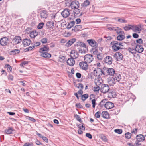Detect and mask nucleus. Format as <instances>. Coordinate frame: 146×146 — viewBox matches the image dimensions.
<instances>
[{"label": "nucleus", "mask_w": 146, "mask_h": 146, "mask_svg": "<svg viewBox=\"0 0 146 146\" xmlns=\"http://www.w3.org/2000/svg\"><path fill=\"white\" fill-rule=\"evenodd\" d=\"M109 29L116 31V33L118 34L117 38L118 40L121 41L125 38L124 33L122 31L121 28L118 27H111Z\"/></svg>", "instance_id": "f257e3e1"}, {"label": "nucleus", "mask_w": 146, "mask_h": 146, "mask_svg": "<svg viewBox=\"0 0 146 146\" xmlns=\"http://www.w3.org/2000/svg\"><path fill=\"white\" fill-rule=\"evenodd\" d=\"M112 49L114 51H117L120 49L123 48V45L122 43L117 41H112L111 43Z\"/></svg>", "instance_id": "f03ea898"}, {"label": "nucleus", "mask_w": 146, "mask_h": 146, "mask_svg": "<svg viewBox=\"0 0 146 146\" xmlns=\"http://www.w3.org/2000/svg\"><path fill=\"white\" fill-rule=\"evenodd\" d=\"M136 139L135 142V144L136 145H141L140 142L143 141L145 140V138L144 136L142 134L137 135L136 137Z\"/></svg>", "instance_id": "7ed1b4c3"}, {"label": "nucleus", "mask_w": 146, "mask_h": 146, "mask_svg": "<svg viewBox=\"0 0 146 146\" xmlns=\"http://www.w3.org/2000/svg\"><path fill=\"white\" fill-rule=\"evenodd\" d=\"M94 74L95 76L98 77H100L102 74L104 75H105L102 69L98 68H97L94 70Z\"/></svg>", "instance_id": "20e7f679"}, {"label": "nucleus", "mask_w": 146, "mask_h": 146, "mask_svg": "<svg viewBox=\"0 0 146 146\" xmlns=\"http://www.w3.org/2000/svg\"><path fill=\"white\" fill-rule=\"evenodd\" d=\"M84 58V61L87 63L91 62L94 59L93 56L90 54L86 55Z\"/></svg>", "instance_id": "39448f33"}, {"label": "nucleus", "mask_w": 146, "mask_h": 146, "mask_svg": "<svg viewBox=\"0 0 146 146\" xmlns=\"http://www.w3.org/2000/svg\"><path fill=\"white\" fill-rule=\"evenodd\" d=\"M110 90L109 86L106 84H103L101 86V90L104 94Z\"/></svg>", "instance_id": "423d86ee"}, {"label": "nucleus", "mask_w": 146, "mask_h": 146, "mask_svg": "<svg viewBox=\"0 0 146 146\" xmlns=\"http://www.w3.org/2000/svg\"><path fill=\"white\" fill-rule=\"evenodd\" d=\"M9 39L7 37L1 38L0 40V44L2 46H5L7 45L9 42Z\"/></svg>", "instance_id": "0eeeda50"}, {"label": "nucleus", "mask_w": 146, "mask_h": 146, "mask_svg": "<svg viewBox=\"0 0 146 146\" xmlns=\"http://www.w3.org/2000/svg\"><path fill=\"white\" fill-rule=\"evenodd\" d=\"M80 4L79 2L77 1H74L72 2L70 6L72 9L78 8Z\"/></svg>", "instance_id": "6e6552de"}, {"label": "nucleus", "mask_w": 146, "mask_h": 146, "mask_svg": "<svg viewBox=\"0 0 146 146\" xmlns=\"http://www.w3.org/2000/svg\"><path fill=\"white\" fill-rule=\"evenodd\" d=\"M70 11L67 9H65L62 12V16L65 18L68 17L70 14Z\"/></svg>", "instance_id": "1a4fd4ad"}, {"label": "nucleus", "mask_w": 146, "mask_h": 146, "mask_svg": "<svg viewBox=\"0 0 146 146\" xmlns=\"http://www.w3.org/2000/svg\"><path fill=\"white\" fill-rule=\"evenodd\" d=\"M113 56L114 58H115L117 61L122 60L123 58L122 54L120 52L116 53Z\"/></svg>", "instance_id": "9d476101"}, {"label": "nucleus", "mask_w": 146, "mask_h": 146, "mask_svg": "<svg viewBox=\"0 0 146 146\" xmlns=\"http://www.w3.org/2000/svg\"><path fill=\"white\" fill-rule=\"evenodd\" d=\"M104 106L107 109H110L113 108L114 107V104L111 102H106Z\"/></svg>", "instance_id": "9b49d317"}, {"label": "nucleus", "mask_w": 146, "mask_h": 146, "mask_svg": "<svg viewBox=\"0 0 146 146\" xmlns=\"http://www.w3.org/2000/svg\"><path fill=\"white\" fill-rule=\"evenodd\" d=\"M104 61L108 64L110 65L112 63V58L109 56H107L104 60Z\"/></svg>", "instance_id": "f8f14e48"}, {"label": "nucleus", "mask_w": 146, "mask_h": 146, "mask_svg": "<svg viewBox=\"0 0 146 146\" xmlns=\"http://www.w3.org/2000/svg\"><path fill=\"white\" fill-rule=\"evenodd\" d=\"M79 64L80 67L83 70H86L88 68V63L84 61L80 62Z\"/></svg>", "instance_id": "ddd939ff"}, {"label": "nucleus", "mask_w": 146, "mask_h": 146, "mask_svg": "<svg viewBox=\"0 0 146 146\" xmlns=\"http://www.w3.org/2000/svg\"><path fill=\"white\" fill-rule=\"evenodd\" d=\"M70 56L71 58L76 59L78 56V54L76 50H73L70 53Z\"/></svg>", "instance_id": "4468645a"}, {"label": "nucleus", "mask_w": 146, "mask_h": 146, "mask_svg": "<svg viewBox=\"0 0 146 146\" xmlns=\"http://www.w3.org/2000/svg\"><path fill=\"white\" fill-rule=\"evenodd\" d=\"M113 77L116 82H120L121 78V75L119 73H115Z\"/></svg>", "instance_id": "2eb2a0df"}, {"label": "nucleus", "mask_w": 146, "mask_h": 146, "mask_svg": "<svg viewBox=\"0 0 146 146\" xmlns=\"http://www.w3.org/2000/svg\"><path fill=\"white\" fill-rule=\"evenodd\" d=\"M107 82L110 86H113L116 82L113 77H109L108 78L107 80Z\"/></svg>", "instance_id": "dca6fc26"}, {"label": "nucleus", "mask_w": 146, "mask_h": 146, "mask_svg": "<svg viewBox=\"0 0 146 146\" xmlns=\"http://www.w3.org/2000/svg\"><path fill=\"white\" fill-rule=\"evenodd\" d=\"M21 41V38L19 36H16L13 39V42L15 44H17L20 43Z\"/></svg>", "instance_id": "f3484780"}, {"label": "nucleus", "mask_w": 146, "mask_h": 146, "mask_svg": "<svg viewBox=\"0 0 146 146\" xmlns=\"http://www.w3.org/2000/svg\"><path fill=\"white\" fill-rule=\"evenodd\" d=\"M87 41L91 46L95 48H96L97 47V44L95 41L93 40H88Z\"/></svg>", "instance_id": "a211bd4d"}, {"label": "nucleus", "mask_w": 146, "mask_h": 146, "mask_svg": "<svg viewBox=\"0 0 146 146\" xmlns=\"http://www.w3.org/2000/svg\"><path fill=\"white\" fill-rule=\"evenodd\" d=\"M141 27L140 25H132L131 29L135 32L141 31Z\"/></svg>", "instance_id": "6ab92c4d"}, {"label": "nucleus", "mask_w": 146, "mask_h": 146, "mask_svg": "<svg viewBox=\"0 0 146 146\" xmlns=\"http://www.w3.org/2000/svg\"><path fill=\"white\" fill-rule=\"evenodd\" d=\"M67 63L69 66H72L75 64V61L74 58H68L67 60Z\"/></svg>", "instance_id": "aec40b11"}, {"label": "nucleus", "mask_w": 146, "mask_h": 146, "mask_svg": "<svg viewBox=\"0 0 146 146\" xmlns=\"http://www.w3.org/2000/svg\"><path fill=\"white\" fill-rule=\"evenodd\" d=\"M74 46L75 48H78L83 47H86V45L85 44L80 42H78L74 44Z\"/></svg>", "instance_id": "412c9836"}, {"label": "nucleus", "mask_w": 146, "mask_h": 146, "mask_svg": "<svg viewBox=\"0 0 146 146\" xmlns=\"http://www.w3.org/2000/svg\"><path fill=\"white\" fill-rule=\"evenodd\" d=\"M135 48L136 52H137L139 53H141L143 52L144 50V48L142 46L138 44L136 45Z\"/></svg>", "instance_id": "4be33fe9"}, {"label": "nucleus", "mask_w": 146, "mask_h": 146, "mask_svg": "<svg viewBox=\"0 0 146 146\" xmlns=\"http://www.w3.org/2000/svg\"><path fill=\"white\" fill-rule=\"evenodd\" d=\"M23 42L24 46H27L30 44L31 41L29 39H25L23 40Z\"/></svg>", "instance_id": "5701e85b"}, {"label": "nucleus", "mask_w": 146, "mask_h": 146, "mask_svg": "<svg viewBox=\"0 0 146 146\" xmlns=\"http://www.w3.org/2000/svg\"><path fill=\"white\" fill-rule=\"evenodd\" d=\"M76 39L75 38H73L70 39L68 41L66 44L65 46L67 47H69L71 46L76 41Z\"/></svg>", "instance_id": "b1692460"}, {"label": "nucleus", "mask_w": 146, "mask_h": 146, "mask_svg": "<svg viewBox=\"0 0 146 146\" xmlns=\"http://www.w3.org/2000/svg\"><path fill=\"white\" fill-rule=\"evenodd\" d=\"M107 72L108 74L110 76H113L115 74L114 69L112 68H108Z\"/></svg>", "instance_id": "393cba45"}, {"label": "nucleus", "mask_w": 146, "mask_h": 146, "mask_svg": "<svg viewBox=\"0 0 146 146\" xmlns=\"http://www.w3.org/2000/svg\"><path fill=\"white\" fill-rule=\"evenodd\" d=\"M49 50V48L47 46H45L44 47L40 49L39 52L40 53L43 52H47Z\"/></svg>", "instance_id": "a878e982"}, {"label": "nucleus", "mask_w": 146, "mask_h": 146, "mask_svg": "<svg viewBox=\"0 0 146 146\" xmlns=\"http://www.w3.org/2000/svg\"><path fill=\"white\" fill-rule=\"evenodd\" d=\"M41 53V56L44 58H48L51 57V55L47 52H44Z\"/></svg>", "instance_id": "bb28decb"}, {"label": "nucleus", "mask_w": 146, "mask_h": 146, "mask_svg": "<svg viewBox=\"0 0 146 146\" xmlns=\"http://www.w3.org/2000/svg\"><path fill=\"white\" fill-rule=\"evenodd\" d=\"M54 23L53 22L49 21L48 22L46 25L48 29H52L54 27Z\"/></svg>", "instance_id": "cd10ccee"}, {"label": "nucleus", "mask_w": 146, "mask_h": 146, "mask_svg": "<svg viewBox=\"0 0 146 146\" xmlns=\"http://www.w3.org/2000/svg\"><path fill=\"white\" fill-rule=\"evenodd\" d=\"M74 15L76 16H81L82 15V13H80V10L78 8L74 9Z\"/></svg>", "instance_id": "c85d7f7f"}, {"label": "nucleus", "mask_w": 146, "mask_h": 146, "mask_svg": "<svg viewBox=\"0 0 146 146\" xmlns=\"http://www.w3.org/2000/svg\"><path fill=\"white\" fill-rule=\"evenodd\" d=\"M38 35V33L36 31H33L31 32L30 34V36L32 38H34Z\"/></svg>", "instance_id": "c756f323"}, {"label": "nucleus", "mask_w": 146, "mask_h": 146, "mask_svg": "<svg viewBox=\"0 0 146 146\" xmlns=\"http://www.w3.org/2000/svg\"><path fill=\"white\" fill-rule=\"evenodd\" d=\"M40 15L41 18H46L47 17L46 11H42L40 13Z\"/></svg>", "instance_id": "7c9ffc66"}, {"label": "nucleus", "mask_w": 146, "mask_h": 146, "mask_svg": "<svg viewBox=\"0 0 146 146\" xmlns=\"http://www.w3.org/2000/svg\"><path fill=\"white\" fill-rule=\"evenodd\" d=\"M102 117L105 118H107L109 117V114L106 111H103L101 114Z\"/></svg>", "instance_id": "2f4dec72"}, {"label": "nucleus", "mask_w": 146, "mask_h": 146, "mask_svg": "<svg viewBox=\"0 0 146 146\" xmlns=\"http://www.w3.org/2000/svg\"><path fill=\"white\" fill-rule=\"evenodd\" d=\"M14 131V129L12 128L9 127L7 129L5 130V132L7 134H11Z\"/></svg>", "instance_id": "473e14b6"}, {"label": "nucleus", "mask_w": 146, "mask_h": 146, "mask_svg": "<svg viewBox=\"0 0 146 146\" xmlns=\"http://www.w3.org/2000/svg\"><path fill=\"white\" fill-rule=\"evenodd\" d=\"M20 52V50L18 49L13 50L10 52V55H15L18 54Z\"/></svg>", "instance_id": "72a5a7b5"}, {"label": "nucleus", "mask_w": 146, "mask_h": 146, "mask_svg": "<svg viewBox=\"0 0 146 146\" xmlns=\"http://www.w3.org/2000/svg\"><path fill=\"white\" fill-rule=\"evenodd\" d=\"M90 3V1L88 0L85 1L82 4V8L83 7H86L88 6Z\"/></svg>", "instance_id": "f704fd0d"}, {"label": "nucleus", "mask_w": 146, "mask_h": 146, "mask_svg": "<svg viewBox=\"0 0 146 146\" xmlns=\"http://www.w3.org/2000/svg\"><path fill=\"white\" fill-rule=\"evenodd\" d=\"M128 50L129 52L131 53L134 56L135 54H136V48L134 49L131 48H129Z\"/></svg>", "instance_id": "c9c22d12"}, {"label": "nucleus", "mask_w": 146, "mask_h": 146, "mask_svg": "<svg viewBox=\"0 0 146 146\" xmlns=\"http://www.w3.org/2000/svg\"><path fill=\"white\" fill-rule=\"evenodd\" d=\"M96 85L97 86L100 85L103 82L102 80L101 79H98L95 80V82Z\"/></svg>", "instance_id": "e433bc0d"}, {"label": "nucleus", "mask_w": 146, "mask_h": 146, "mask_svg": "<svg viewBox=\"0 0 146 146\" xmlns=\"http://www.w3.org/2000/svg\"><path fill=\"white\" fill-rule=\"evenodd\" d=\"M82 28L81 25H76L75 27L74 30V31H76L80 30Z\"/></svg>", "instance_id": "4c0bfd02"}, {"label": "nucleus", "mask_w": 146, "mask_h": 146, "mask_svg": "<svg viewBox=\"0 0 146 146\" xmlns=\"http://www.w3.org/2000/svg\"><path fill=\"white\" fill-rule=\"evenodd\" d=\"M132 25H129L128 26H125L123 28L125 31H128L130 29H131Z\"/></svg>", "instance_id": "58836bf2"}, {"label": "nucleus", "mask_w": 146, "mask_h": 146, "mask_svg": "<svg viewBox=\"0 0 146 146\" xmlns=\"http://www.w3.org/2000/svg\"><path fill=\"white\" fill-rule=\"evenodd\" d=\"M88 95L87 94H84L82 96V100L84 101L85 100L88 98Z\"/></svg>", "instance_id": "ea45409f"}, {"label": "nucleus", "mask_w": 146, "mask_h": 146, "mask_svg": "<svg viewBox=\"0 0 146 146\" xmlns=\"http://www.w3.org/2000/svg\"><path fill=\"white\" fill-rule=\"evenodd\" d=\"M125 137L127 139H129L131 138V134L129 132H127L125 134Z\"/></svg>", "instance_id": "a19ab883"}, {"label": "nucleus", "mask_w": 146, "mask_h": 146, "mask_svg": "<svg viewBox=\"0 0 146 146\" xmlns=\"http://www.w3.org/2000/svg\"><path fill=\"white\" fill-rule=\"evenodd\" d=\"M78 127L80 129L82 130H85V128L84 126V124L82 123V124H80L78 125Z\"/></svg>", "instance_id": "79ce46f5"}, {"label": "nucleus", "mask_w": 146, "mask_h": 146, "mask_svg": "<svg viewBox=\"0 0 146 146\" xmlns=\"http://www.w3.org/2000/svg\"><path fill=\"white\" fill-rule=\"evenodd\" d=\"M76 87L80 89H82L83 88L82 84L81 83H79L76 84Z\"/></svg>", "instance_id": "37998d69"}, {"label": "nucleus", "mask_w": 146, "mask_h": 146, "mask_svg": "<svg viewBox=\"0 0 146 146\" xmlns=\"http://www.w3.org/2000/svg\"><path fill=\"white\" fill-rule=\"evenodd\" d=\"M117 21L120 23H126L127 21L123 18H118Z\"/></svg>", "instance_id": "c03bdc74"}, {"label": "nucleus", "mask_w": 146, "mask_h": 146, "mask_svg": "<svg viewBox=\"0 0 146 146\" xmlns=\"http://www.w3.org/2000/svg\"><path fill=\"white\" fill-rule=\"evenodd\" d=\"M44 25V24L43 23H40L38 25L37 28L39 29H41L42 28Z\"/></svg>", "instance_id": "a18cd8bd"}, {"label": "nucleus", "mask_w": 146, "mask_h": 146, "mask_svg": "<svg viewBox=\"0 0 146 146\" xmlns=\"http://www.w3.org/2000/svg\"><path fill=\"white\" fill-rule=\"evenodd\" d=\"M106 99H103L100 102V105L102 106H104V104L106 103Z\"/></svg>", "instance_id": "49530a36"}, {"label": "nucleus", "mask_w": 146, "mask_h": 146, "mask_svg": "<svg viewBox=\"0 0 146 146\" xmlns=\"http://www.w3.org/2000/svg\"><path fill=\"white\" fill-rule=\"evenodd\" d=\"M100 88L98 86L96 85L95 87L93 88V90L94 92H98L100 90Z\"/></svg>", "instance_id": "de8ad7c7"}, {"label": "nucleus", "mask_w": 146, "mask_h": 146, "mask_svg": "<svg viewBox=\"0 0 146 146\" xmlns=\"http://www.w3.org/2000/svg\"><path fill=\"white\" fill-rule=\"evenodd\" d=\"M74 117L79 122H82V120H81V118H80V117L77 114L75 115Z\"/></svg>", "instance_id": "09e8293b"}, {"label": "nucleus", "mask_w": 146, "mask_h": 146, "mask_svg": "<svg viewBox=\"0 0 146 146\" xmlns=\"http://www.w3.org/2000/svg\"><path fill=\"white\" fill-rule=\"evenodd\" d=\"M33 143L32 142H27L25 143L23 146H33Z\"/></svg>", "instance_id": "8fccbe9b"}, {"label": "nucleus", "mask_w": 146, "mask_h": 146, "mask_svg": "<svg viewBox=\"0 0 146 146\" xmlns=\"http://www.w3.org/2000/svg\"><path fill=\"white\" fill-rule=\"evenodd\" d=\"M101 113L100 111H98L95 114V116L97 118H99L100 117Z\"/></svg>", "instance_id": "3c124183"}, {"label": "nucleus", "mask_w": 146, "mask_h": 146, "mask_svg": "<svg viewBox=\"0 0 146 146\" xmlns=\"http://www.w3.org/2000/svg\"><path fill=\"white\" fill-rule=\"evenodd\" d=\"M114 131L116 133H117L119 134H120L122 132V130L121 129H115L114 130Z\"/></svg>", "instance_id": "603ef678"}, {"label": "nucleus", "mask_w": 146, "mask_h": 146, "mask_svg": "<svg viewBox=\"0 0 146 146\" xmlns=\"http://www.w3.org/2000/svg\"><path fill=\"white\" fill-rule=\"evenodd\" d=\"M34 48V45H33L31 46H30L27 48L25 49L26 50V51H28L30 50H31L32 49H33Z\"/></svg>", "instance_id": "864d4df0"}, {"label": "nucleus", "mask_w": 146, "mask_h": 146, "mask_svg": "<svg viewBox=\"0 0 146 146\" xmlns=\"http://www.w3.org/2000/svg\"><path fill=\"white\" fill-rule=\"evenodd\" d=\"M27 119L33 122H35L36 121V120L34 118L30 117L29 116H27Z\"/></svg>", "instance_id": "5fc2aeb1"}, {"label": "nucleus", "mask_w": 146, "mask_h": 146, "mask_svg": "<svg viewBox=\"0 0 146 146\" xmlns=\"http://www.w3.org/2000/svg\"><path fill=\"white\" fill-rule=\"evenodd\" d=\"M137 43L139 44H141L143 43V40L142 39L140 38L136 40Z\"/></svg>", "instance_id": "6e6d98bb"}, {"label": "nucleus", "mask_w": 146, "mask_h": 146, "mask_svg": "<svg viewBox=\"0 0 146 146\" xmlns=\"http://www.w3.org/2000/svg\"><path fill=\"white\" fill-rule=\"evenodd\" d=\"M96 101V100L95 99H93L92 100V107L94 108L95 107V106Z\"/></svg>", "instance_id": "4d7b16f0"}, {"label": "nucleus", "mask_w": 146, "mask_h": 146, "mask_svg": "<svg viewBox=\"0 0 146 146\" xmlns=\"http://www.w3.org/2000/svg\"><path fill=\"white\" fill-rule=\"evenodd\" d=\"M98 50L96 48H94L92 49V52H93V53L94 54H96L98 52Z\"/></svg>", "instance_id": "13d9d810"}, {"label": "nucleus", "mask_w": 146, "mask_h": 146, "mask_svg": "<svg viewBox=\"0 0 146 146\" xmlns=\"http://www.w3.org/2000/svg\"><path fill=\"white\" fill-rule=\"evenodd\" d=\"M47 39L46 38H44L41 40V42L43 43H45L47 42Z\"/></svg>", "instance_id": "bf43d9fd"}, {"label": "nucleus", "mask_w": 146, "mask_h": 146, "mask_svg": "<svg viewBox=\"0 0 146 146\" xmlns=\"http://www.w3.org/2000/svg\"><path fill=\"white\" fill-rule=\"evenodd\" d=\"M86 136L89 139H91L92 137V135L90 133H87L86 134Z\"/></svg>", "instance_id": "052dcab7"}, {"label": "nucleus", "mask_w": 146, "mask_h": 146, "mask_svg": "<svg viewBox=\"0 0 146 146\" xmlns=\"http://www.w3.org/2000/svg\"><path fill=\"white\" fill-rule=\"evenodd\" d=\"M97 58L100 60H101L102 59V54H98L97 55Z\"/></svg>", "instance_id": "680f3d73"}, {"label": "nucleus", "mask_w": 146, "mask_h": 146, "mask_svg": "<svg viewBox=\"0 0 146 146\" xmlns=\"http://www.w3.org/2000/svg\"><path fill=\"white\" fill-rule=\"evenodd\" d=\"M65 57L64 56H62L60 58V61L61 62H64L65 61Z\"/></svg>", "instance_id": "e2e57ef3"}, {"label": "nucleus", "mask_w": 146, "mask_h": 146, "mask_svg": "<svg viewBox=\"0 0 146 146\" xmlns=\"http://www.w3.org/2000/svg\"><path fill=\"white\" fill-rule=\"evenodd\" d=\"M137 128L133 129L131 131V133H134L135 134H136L137 131Z\"/></svg>", "instance_id": "0e129e2a"}, {"label": "nucleus", "mask_w": 146, "mask_h": 146, "mask_svg": "<svg viewBox=\"0 0 146 146\" xmlns=\"http://www.w3.org/2000/svg\"><path fill=\"white\" fill-rule=\"evenodd\" d=\"M42 138L47 143L48 142V139L46 137L43 136L42 137Z\"/></svg>", "instance_id": "69168bd1"}, {"label": "nucleus", "mask_w": 146, "mask_h": 146, "mask_svg": "<svg viewBox=\"0 0 146 146\" xmlns=\"http://www.w3.org/2000/svg\"><path fill=\"white\" fill-rule=\"evenodd\" d=\"M133 37L135 38H137L139 36V35L137 33H133Z\"/></svg>", "instance_id": "338daca9"}, {"label": "nucleus", "mask_w": 146, "mask_h": 146, "mask_svg": "<svg viewBox=\"0 0 146 146\" xmlns=\"http://www.w3.org/2000/svg\"><path fill=\"white\" fill-rule=\"evenodd\" d=\"M76 77L78 78H80L81 77V74L79 73H77L76 74Z\"/></svg>", "instance_id": "774afa93"}]
</instances>
